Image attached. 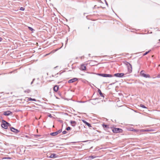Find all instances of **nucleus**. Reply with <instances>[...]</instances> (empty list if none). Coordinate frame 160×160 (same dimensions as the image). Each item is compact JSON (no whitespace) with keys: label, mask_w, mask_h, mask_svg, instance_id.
<instances>
[{"label":"nucleus","mask_w":160,"mask_h":160,"mask_svg":"<svg viewBox=\"0 0 160 160\" xmlns=\"http://www.w3.org/2000/svg\"><path fill=\"white\" fill-rule=\"evenodd\" d=\"M10 125L9 123H8L7 122L5 121H2V124H1L2 127L5 129L7 128L8 126H10Z\"/></svg>","instance_id":"1"},{"label":"nucleus","mask_w":160,"mask_h":160,"mask_svg":"<svg viewBox=\"0 0 160 160\" xmlns=\"http://www.w3.org/2000/svg\"><path fill=\"white\" fill-rule=\"evenodd\" d=\"M128 67V72L127 74H129L131 73L132 72V66L129 63H128L127 65Z\"/></svg>","instance_id":"2"},{"label":"nucleus","mask_w":160,"mask_h":160,"mask_svg":"<svg viewBox=\"0 0 160 160\" xmlns=\"http://www.w3.org/2000/svg\"><path fill=\"white\" fill-rule=\"evenodd\" d=\"M98 75L101 76L105 77H111L112 76L111 74H98Z\"/></svg>","instance_id":"3"},{"label":"nucleus","mask_w":160,"mask_h":160,"mask_svg":"<svg viewBox=\"0 0 160 160\" xmlns=\"http://www.w3.org/2000/svg\"><path fill=\"white\" fill-rule=\"evenodd\" d=\"M126 74V73H117L114 74V76L118 77H122L124 75Z\"/></svg>","instance_id":"4"},{"label":"nucleus","mask_w":160,"mask_h":160,"mask_svg":"<svg viewBox=\"0 0 160 160\" xmlns=\"http://www.w3.org/2000/svg\"><path fill=\"white\" fill-rule=\"evenodd\" d=\"M121 129H119L118 128H114L112 130V131L113 132L118 133L120 132L121 130Z\"/></svg>","instance_id":"5"},{"label":"nucleus","mask_w":160,"mask_h":160,"mask_svg":"<svg viewBox=\"0 0 160 160\" xmlns=\"http://www.w3.org/2000/svg\"><path fill=\"white\" fill-rule=\"evenodd\" d=\"M12 114V112H11L9 111H8L6 112H5L3 113V114L5 116H9L10 115Z\"/></svg>","instance_id":"6"},{"label":"nucleus","mask_w":160,"mask_h":160,"mask_svg":"<svg viewBox=\"0 0 160 160\" xmlns=\"http://www.w3.org/2000/svg\"><path fill=\"white\" fill-rule=\"evenodd\" d=\"M78 80V79L76 78H74L72 79H71L70 80H69L68 81V82L69 83H72V82H73L76 81H77Z\"/></svg>","instance_id":"7"},{"label":"nucleus","mask_w":160,"mask_h":160,"mask_svg":"<svg viewBox=\"0 0 160 160\" xmlns=\"http://www.w3.org/2000/svg\"><path fill=\"white\" fill-rule=\"evenodd\" d=\"M11 130L13 132H19V131L17 129H15L14 128H11Z\"/></svg>","instance_id":"8"},{"label":"nucleus","mask_w":160,"mask_h":160,"mask_svg":"<svg viewBox=\"0 0 160 160\" xmlns=\"http://www.w3.org/2000/svg\"><path fill=\"white\" fill-rule=\"evenodd\" d=\"M57 155L55 153H52L49 157V158H55L57 157Z\"/></svg>","instance_id":"9"},{"label":"nucleus","mask_w":160,"mask_h":160,"mask_svg":"<svg viewBox=\"0 0 160 160\" xmlns=\"http://www.w3.org/2000/svg\"><path fill=\"white\" fill-rule=\"evenodd\" d=\"M81 68L82 70H84L86 69V67L84 65H82L81 66Z\"/></svg>","instance_id":"10"},{"label":"nucleus","mask_w":160,"mask_h":160,"mask_svg":"<svg viewBox=\"0 0 160 160\" xmlns=\"http://www.w3.org/2000/svg\"><path fill=\"white\" fill-rule=\"evenodd\" d=\"M70 123L73 126H74L76 124V122L75 121H70Z\"/></svg>","instance_id":"11"},{"label":"nucleus","mask_w":160,"mask_h":160,"mask_svg":"<svg viewBox=\"0 0 160 160\" xmlns=\"http://www.w3.org/2000/svg\"><path fill=\"white\" fill-rule=\"evenodd\" d=\"M58 87L56 85L53 88L55 92H57L58 91Z\"/></svg>","instance_id":"12"},{"label":"nucleus","mask_w":160,"mask_h":160,"mask_svg":"<svg viewBox=\"0 0 160 160\" xmlns=\"http://www.w3.org/2000/svg\"><path fill=\"white\" fill-rule=\"evenodd\" d=\"M142 76L144 77H145L146 78H149L150 77V76L148 74H143V75Z\"/></svg>","instance_id":"13"},{"label":"nucleus","mask_w":160,"mask_h":160,"mask_svg":"<svg viewBox=\"0 0 160 160\" xmlns=\"http://www.w3.org/2000/svg\"><path fill=\"white\" fill-rule=\"evenodd\" d=\"M50 135L52 136H55L58 135V134L57 132H54L51 133H50Z\"/></svg>","instance_id":"14"},{"label":"nucleus","mask_w":160,"mask_h":160,"mask_svg":"<svg viewBox=\"0 0 160 160\" xmlns=\"http://www.w3.org/2000/svg\"><path fill=\"white\" fill-rule=\"evenodd\" d=\"M28 99L29 100H30V101H36V100L35 99H32V98H28Z\"/></svg>","instance_id":"15"},{"label":"nucleus","mask_w":160,"mask_h":160,"mask_svg":"<svg viewBox=\"0 0 160 160\" xmlns=\"http://www.w3.org/2000/svg\"><path fill=\"white\" fill-rule=\"evenodd\" d=\"M86 124L89 127H91V125H90V124H89V123H88V122H87L86 123Z\"/></svg>","instance_id":"16"},{"label":"nucleus","mask_w":160,"mask_h":160,"mask_svg":"<svg viewBox=\"0 0 160 160\" xmlns=\"http://www.w3.org/2000/svg\"><path fill=\"white\" fill-rule=\"evenodd\" d=\"M98 92H99V94H100V95H101V96H102V95H102V92H101V91L100 90H99H99H98Z\"/></svg>","instance_id":"17"},{"label":"nucleus","mask_w":160,"mask_h":160,"mask_svg":"<svg viewBox=\"0 0 160 160\" xmlns=\"http://www.w3.org/2000/svg\"><path fill=\"white\" fill-rule=\"evenodd\" d=\"M95 157H96L95 156H89V158H91L92 159H93V158H95Z\"/></svg>","instance_id":"18"},{"label":"nucleus","mask_w":160,"mask_h":160,"mask_svg":"<svg viewBox=\"0 0 160 160\" xmlns=\"http://www.w3.org/2000/svg\"><path fill=\"white\" fill-rule=\"evenodd\" d=\"M62 132V130H59L58 131L56 132H57V134H58L59 133H60Z\"/></svg>","instance_id":"19"},{"label":"nucleus","mask_w":160,"mask_h":160,"mask_svg":"<svg viewBox=\"0 0 160 160\" xmlns=\"http://www.w3.org/2000/svg\"><path fill=\"white\" fill-rule=\"evenodd\" d=\"M103 128H107L108 127V126L106 125H103Z\"/></svg>","instance_id":"20"},{"label":"nucleus","mask_w":160,"mask_h":160,"mask_svg":"<svg viewBox=\"0 0 160 160\" xmlns=\"http://www.w3.org/2000/svg\"><path fill=\"white\" fill-rule=\"evenodd\" d=\"M67 133V132L65 131H64L62 132V133L63 134H66V133Z\"/></svg>","instance_id":"21"},{"label":"nucleus","mask_w":160,"mask_h":160,"mask_svg":"<svg viewBox=\"0 0 160 160\" xmlns=\"http://www.w3.org/2000/svg\"><path fill=\"white\" fill-rule=\"evenodd\" d=\"M70 129L71 128L70 127H68L66 128V130L68 131L70 130Z\"/></svg>","instance_id":"22"},{"label":"nucleus","mask_w":160,"mask_h":160,"mask_svg":"<svg viewBox=\"0 0 160 160\" xmlns=\"http://www.w3.org/2000/svg\"><path fill=\"white\" fill-rule=\"evenodd\" d=\"M141 107L144 108H146V107L143 105L141 104Z\"/></svg>","instance_id":"23"},{"label":"nucleus","mask_w":160,"mask_h":160,"mask_svg":"<svg viewBox=\"0 0 160 160\" xmlns=\"http://www.w3.org/2000/svg\"><path fill=\"white\" fill-rule=\"evenodd\" d=\"M20 10L22 11H23L24 10V8L23 7H21L20 8Z\"/></svg>","instance_id":"24"},{"label":"nucleus","mask_w":160,"mask_h":160,"mask_svg":"<svg viewBox=\"0 0 160 160\" xmlns=\"http://www.w3.org/2000/svg\"><path fill=\"white\" fill-rule=\"evenodd\" d=\"M143 72H144L143 71H142L140 72V74L142 75V76L143 75V74H144L143 73Z\"/></svg>","instance_id":"25"},{"label":"nucleus","mask_w":160,"mask_h":160,"mask_svg":"<svg viewBox=\"0 0 160 160\" xmlns=\"http://www.w3.org/2000/svg\"><path fill=\"white\" fill-rule=\"evenodd\" d=\"M28 28H29V30L31 31H32L33 30V28L31 27H28Z\"/></svg>","instance_id":"26"},{"label":"nucleus","mask_w":160,"mask_h":160,"mask_svg":"<svg viewBox=\"0 0 160 160\" xmlns=\"http://www.w3.org/2000/svg\"><path fill=\"white\" fill-rule=\"evenodd\" d=\"M82 121L83 122H84L85 124H86V122H87L86 121H85L83 120H82Z\"/></svg>","instance_id":"27"},{"label":"nucleus","mask_w":160,"mask_h":160,"mask_svg":"<svg viewBox=\"0 0 160 160\" xmlns=\"http://www.w3.org/2000/svg\"><path fill=\"white\" fill-rule=\"evenodd\" d=\"M149 52V51H148V52H146L144 54V55H146L147 54H148Z\"/></svg>","instance_id":"28"},{"label":"nucleus","mask_w":160,"mask_h":160,"mask_svg":"<svg viewBox=\"0 0 160 160\" xmlns=\"http://www.w3.org/2000/svg\"><path fill=\"white\" fill-rule=\"evenodd\" d=\"M142 131H149V130H142Z\"/></svg>","instance_id":"29"},{"label":"nucleus","mask_w":160,"mask_h":160,"mask_svg":"<svg viewBox=\"0 0 160 160\" xmlns=\"http://www.w3.org/2000/svg\"><path fill=\"white\" fill-rule=\"evenodd\" d=\"M48 116H49V117H52V115H51V114H50V115Z\"/></svg>","instance_id":"30"},{"label":"nucleus","mask_w":160,"mask_h":160,"mask_svg":"<svg viewBox=\"0 0 160 160\" xmlns=\"http://www.w3.org/2000/svg\"><path fill=\"white\" fill-rule=\"evenodd\" d=\"M2 39L1 38H0V42L2 41Z\"/></svg>","instance_id":"31"},{"label":"nucleus","mask_w":160,"mask_h":160,"mask_svg":"<svg viewBox=\"0 0 160 160\" xmlns=\"http://www.w3.org/2000/svg\"><path fill=\"white\" fill-rule=\"evenodd\" d=\"M29 92H30V91H29V90H28L27 92L28 93H29Z\"/></svg>","instance_id":"32"},{"label":"nucleus","mask_w":160,"mask_h":160,"mask_svg":"<svg viewBox=\"0 0 160 160\" xmlns=\"http://www.w3.org/2000/svg\"><path fill=\"white\" fill-rule=\"evenodd\" d=\"M8 158V159H10L11 158H10V157H8V158Z\"/></svg>","instance_id":"33"},{"label":"nucleus","mask_w":160,"mask_h":160,"mask_svg":"<svg viewBox=\"0 0 160 160\" xmlns=\"http://www.w3.org/2000/svg\"><path fill=\"white\" fill-rule=\"evenodd\" d=\"M158 77L160 78V74L158 75Z\"/></svg>","instance_id":"34"},{"label":"nucleus","mask_w":160,"mask_h":160,"mask_svg":"<svg viewBox=\"0 0 160 160\" xmlns=\"http://www.w3.org/2000/svg\"><path fill=\"white\" fill-rule=\"evenodd\" d=\"M54 127V125H53V127Z\"/></svg>","instance_id":"35"}]
</instances>
